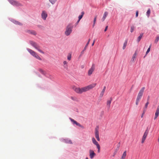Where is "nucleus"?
Segmentation results:
<instances>
[{
    "label": "nucleus",
    "instance_id": "obj_1",
    "mask_svg": "<svg viewBox=\"0 0 159 159\" xmlns=\"http://www.w3.org/2000/svg\"><path fill=\"white\" fill-rule=\"evenodd\" d=\"M96 83L81 88L74 87L73 89L76 93L81 94L83 92H86L93 89L96 86Z\"/></svg>",
    "mask_w": 159,
    "mask_h": 159
},
{
    "label": "nucleus",
    "instance_id": "obj_2",
    "mask_svg": "<svg viewBox=\"0 0 159 159\" xmlns=\"http://www.w3.org/2000/svg\"><path fill=\"white\" fill-rule=\"evenodd\" d=\"M144 89L145 87H143L140 90L138 94L136 101V105H138L139 102L141 99L142 97L143 96Z\"/></svg>",
    "mask_w": 159,
    "mask_h": 159
},
{
    "label": "nucleus",
    "instance_id": "obj_3",
    "mask_svg": "<svg viewBox=\"0 0 159 159\" xmlns=\"http://www.w3.org/2000/svg\"><path fill=\"white\" fill-rule=\"evenodd\" d=\"M27 50L28 52L33 57L41 61L42 60V59L35 52L29 48H27Z\"/></svg>",
    "mask_w": 159,
    "mask_h": 159
},
{
    "label": "nucleus",
    "instance_id": "obj_4",
    "mask_svg": "<svg viewBox=\"0 0 159 159\" xmlns=\"http://www.w3.org/2000/svg\"><path fill=\"white\" fill-rule=\"evenodd\" d=\"M30 43L36 49L38 50L40 52L43 54H44V52L40 49V47L35 43L32 41H30Z\"/></svg>",
    "mask_w": 159,
    "mask_h": 159
},
{
    "label": "nucleus",
    "instance_id": "obj_5",
    "mask_svg": "<svg viewBox=\"0 0 159 159\" xmlns=\"http://www.w3.org/2000/svg\"><path fill=\"white\" fill-rule=\"evenodd\" d=\"M70 120L71 121L72 124L74 126H78L82 129L84 128V127L83 126L80 125V123L77 122L74 119L70 118Z\"/></svg>",
    "mask_w": 159,
    "mask_h": 159
},
{
    "label": "nucleus",
    "instance_id": "obj_6",
    "mask_svg": "<svg viewBox=\"0 0 159 159\" xmlns=\"http://www.w3.org/2000/svg\"><path fill=\"white\" fill-rule=\"evenodd\" d=\"M8 1L12 5L16 6H21V4L18 2L14 0H8Z\"/></svg>",
    "mask_w": 159,
    "mask_h": 159
},
{
    "label": "nucleus",
    "instance_id": "obj_7",
    "mask_svg": "<svg viewBox=\"0 0 159 159\" xmlns=\"http://www.w3.org/2000/svg\"><path fill=\"white\" fill-rule=\"evenodd\" d=\"M148 131L147 130H146L144 132L142 139L141 143H143L145 141L147 137V136L148 135Z\"/></svg>",
    "mask_w": 159,
    "mask_h": 159
},
{
    "label": "nucleus",
    "instance_id": "obj_8",
    "mask_svg": "<svg viewBox=\"0 0 159 159\" xmlns=\"http://www.w3.org/2000/svg\"><path fill=\"white\" fill-rule=\"evenodd\" d=\"M89 154L90 157L91 159L93 158L96 155L94 151L92 149L89 150Z\"/></svg>",
    "mask_w": 159,
    "mask_h": 159
},
{
    "label": "nucleus",
    "instance_id": "obj_9",
    "mask_svg": "<svg viewBox=\"0 0 159 159\" xmlns=\"http://www.w3.org/2000/svg\"><path fill=\"white\" fill-rule=\"evenodd\" d=\"M47 16L48 15L46 12L44 11H43L41 14L42 18L44 20H46Z\"/></svg>",
    "mask_w": 159,
    "mask_h": 159
},
{
    "label": "nucleus",
    "instance_id": "obj_10",
    "mask_svg": "<svg viewBox=\"0 0 159 159\" xmlns=\"http://www.w3.org/2000/svg\"><path fill=\"white\" fill-rule=\"evenodd\" d=\"M93 143L95 145L98 149V152L99 153L100 152V146L98 143L96 141L95 142Z\"/></svg>",
    "mask_w": 159,
    "mask_h": 159
},
{
    "label": "nucleus",
    "instance_id": "obj_11",
    "mask_svg": "<svg viewBox=\"0 0 159 159\" xmlns=\"http://www.w3.org/2000/svg\"><path fill=\"white\" fill-rule=\"evenodd\" d=\"M95 67L93 65L91 68L88 71V74L89 75H90L94 71Z\"/></svg>",
    "mask_w": 159,
    "mask_h": 159
},
{
    "label": "nucleus",
    "instance_id": "obj_12",
    "mask_svg": "<svg viewBox=\"0 0 159 159\" xmlns=\"http://www.w3.org/2000/svg\"><path fill=\"white\" fill-rule=\"evenodd\" d=\"M65 34L66 36L70 35V26L68 25L66 28V31L65 32Z\"/></svg>",
    "mask_w": 159,
    "mask_h": 159
},
{
    "label": "nucleus",
    "instance_id": "obj_13",
    "mask_svg": "<svg viewBox=\"0 0 159 159\" xmlns=\"http://www.w3.org/2000/svg\"><path fill=\"white\" fill-rule=\"evenodd\" d=\"M67 64L68 62L66 61H63V66L64 68L66 70H67L68 68V66Z\"/></svg>",
    "mask_w": 159,
    "mask_h": 159
},
{
    "label": "nucleus",
    "instance_id": "obj_14",
    "mask_svg": "<svg viewBox=\"0 0 159 159\" xmlns=\"http://www.w3.org/2000/svg\"><path fill=\"white\" fill-rule=\"evenodd\" d=\"M108 13L106 11L104 12L103 16L102 19V21H104L107 16Z\"/></svg>",
    "mask_w": 159,
    "mask_h": 159
},
{
    "label": "nucleus",
    "instance_id": "obj_15",
    "mask_svg": "<svg viewBox=\"0 0 159 159\" xmlns=\"http://www.w3.org/2000/svg\"><path fill=\"white\" fill-rule=\"evenodd\" d=\"M106 87L104 86L103 88V89L101 93H100V97H102L104 95V92L105 91V89H106Z\"/></svg>",
    "mask_w": 159,
    "mask_h": 159
},
{
    "label": "nucleus",
    "instance_id": "obj_16",
    "mask_svg": "<svg viewBox=\"0 0 159 159\" xmlns=\"http://www.w3.org/2000/svg\"><path fill=\"white\" fill-rule=\"evenodd\" d=\"M112 100V98H110V100H108L107 101V106L108 107V108H109V107H110V104H111V103Z\"/></svg>",
    "mask_w": 159,
    "mask_h": 159
},
{
    "label": "nucleus",
    "instance_id": "obj_17",
    "mask_svg": "<svg viewBox=\"0 0 159 159\" xmlns=\"http://www.w3.org/2000/svg\"><path fill=\"white\" fill-rule=\"evenodd\" d=\"M126 155V151H125L123 152V153L121 156V157L120 158V159H125V158Z\"/></svg>",
    "mask_w": 159,
    "mask_h": 159
},
{
    "label": "nucleus",
    "instance_id": "obj_18",
    "mask_svg": "<svg viewBox=\"0 0 159 159\" xmlns=\"http://www.w3.org/2000/svg\"><path fill=\"white\" fill-rule=\"evenodd\" d=\"M143 33H141L140 34V35L138 37L137 39V42H139L143 36Z\"/></svg>",
    "mask_w": 159,
    "mask_h": 159
},
{
    "label": "nucleus",
    "instance_id": "obj_19",
    "mask_svg": "<svg viewBox=\"0 0 159 159\" xmlns=\"http://www.w3.org/2000/svg\"><path fill=\"white\" fill-rule=\"evenodd\" d=\"M159 114V110H157L155 113V116L154 118V120H155L157 118V117L158 116Z\"/></svg>",
    "mask_w": 159,
    "mask_h": 159
},
{
    "label": "nucleus",
    "instance_id": "obj_20",
    "mask_svg": "<svg viewBox=\"0 0 159 159\" xmlns=\"http://www.w3.org/2000/svg\"><path fill=\"white\" fill-rule=\"evenodd\" d=\"M136 53L135 52L134 54L133 55L132 58L131 59V61L132 62H134V61L135 58H136Z\"/></svg>",
    "mask_w": 159,
    "mask_h": 159
},
{
    "label": "nucleus",
    "instance_id": "obj_21",
    "mask_svg": "<svg viewBox=\"0 0 159 159\" xmlns=\"http://www.w3.org/2000/svg\"><path fill=\"white\" fill-rule=\"evenodd\" d=\"M127 40L125 41L124 43L123 46V47L122 48L123 49H125L127 45Z\"/></svg>",
    "mask_w": 159,
    "mask_h": 159
},
{
    "label": "nucleus",
    "instance_id": "obj_22",
    "mask_svg": "<svg viewBox=\"0 0 159 159\" xmlns=\"http://www.w3.org/2000/svg\"><path fill=\"white\" fill-rule=\"evenodd\" d=\"M84 11H82L81 12V15H80L79 16V20H80L82 18L83 15H84Z\"/></svg>",
    "mask_w": 159,
    "mask_h": 159
},
{
    "label": "nucleus",
    "instance_id": "obj_23",
    "mask_svg": "<svg viewBox=\"0 0 159 159\" xmlns=\"http://www.w3.org/2000/svg\"><path fill=\"white\" fill-rule=\"evenodd\" d=\"M95 134H99L98 128L97 127L95 130Z\"/></svg>",
    "mask_w": 159,
    "mask_h": 159
},
{
    "label": "nucleus",
    "instance_id": "obj_24",
    "mask_svg": "<svg viewBox=\"0 0 159 159\" xmlns=\"http://www.w3.org/2000/svg\"><path fill=\"white\" fill-rule=\"evenodd\" d=\"M95 137L96 138L97 140L98 141H100V139L99 137V134H95Z\"/></svg>",
    "mask_w": 159,
    "mask_h": 159
},
{
    "label": "nucleus",
    "instance_id": "obj_25",
    "mask_svg": "<svg viewBox=\"0 0 159 159\" xmlns=\"http://www.w3.org/2000/svg\"><path fill=\"white\" fill-rule=\"evenodd\" d=\"M97 17V16H95V18L94 19L93 21V27L94 26V25H95V22H96V20Z\"/></svg>",
    "mask_w": 159,
    "mask_h": 159
},
{
    "label": "nucleus",
    "instance_id": "obj_26",
    "mask_svg": "<svg viewBox=\"0 0 159 159\" xmlns=\"http://www.w3.org/2000/svg\"><path fill=\"white\" fill-rule=\"evenodd\" d=\"M159 40V36H157L156 37V38L155 40V43H157V42H158V40Z\"/></svg>",
    "mask_w": 159,
    "mask_h": 159
},
{
    "label": "nucleus",
    "instance_id": "obj_27",
    "mask_svg": "<svg viewBox=\"0 0 159 159\" xmlns=\"http://www.w3.org/2000/svg\"><path fill=\"white\" fill-rule=\"evenodd\" d=\"M150 9H149L147 12L146 14L147 15L148 17L150 15Z\"/></svg>",
    "mask_w": 159,
    "mask_h": 159
},
{
    "label": "nucleus",
    "instance_id": "obj_28",
    "mask_svg": "<svg viewBox=\"0 0 159 159\" xmlns=\"http://www.w3.org/2000/svg\"><path fill=\"white\" fill-rule=\"evenodd\" d=\"M49 2L52 4L55 3L57 0H49Z\"/></svg>",
    "mask_w": 159,
    "mask_h": 159
},
{
    "label": "nucleus",
    "instance_id": "obj_29",
    "mask_svg": "<svg viewBox=\"0 0 159 159\" xmlns=\"http://www.w3.org/2000/svg\"><path fill=\"white\" fill-rule=\"evenodd\" d=\"M148 104H149V102H148V101L146 103V104L145 105V106L144 108L145 109L147 108L148 106Z\"/></svg>",
    "mask_w": 159,
    "mask_h": 159
},
{
    "label": "nucleus",
    "instance_id": "obj_30",
    "mask_svg": "<svg viewBox=\"0 0 159 159\" xmlns=\"http://www.w3.org/2000/svg\"><path fill=\"white\" fill-rule=\"evenodd\" d=\"M134 26H132L131 27L130 32L132 33L134 31Z\"/></svg>",
    "mask_w": 159,
    "mask_h": 159
},
{
    "label": "nucleus",
    "instance_id": "obj_31",
    "mask_svg": "<svg viewBox=\"0 0 159 159\" xmlns=\"http://www.w3.org/2000/svg\"><path fill=\"white\" fill-rule=\"evenodd\" d=\"M15 23L16 24H18V25H22V24L21 23H20V22H18V21H15Z\"/></svg>",
    "mask_w": 159,
    "mask_h": 159
},
{
    "label": "nucleus",
    "instance_id": "obj_32",
    "mask_svg": "<svg viewBox=\"0 0 159 159\" xmlns=\"http://www.w3.org/2000/svg\"><path fill=\"white\" fill-rule=\"evenodd\" d=\"M71 99L74 101H76L77 99L76 97H71Z\"/></svg>",
    "mask_w": 159,
    "mask_h": 159
},
{
    "label": "nucleus",
    "instance_id": "obj_33",
    "mask_svg": "<svg viewBox=\"0 0 159 159\" xmlns=\"http://www.w3.org/2000/svg\"><path fill=\"white\" fill-rule=\"evenodd\" d=\"M39 70L41 73H42V74L44 73V71H43V70L42 69H39Z\"/></svg>",
    "mask_w": 159,
    "mask_h": 159
},
{
    "label": "nucleus",
    "instance_id": "obj_34",
    "mask_svg": "<svg viewBox=\"0 0 159 159\" xmlns=\"http://www.w3.org/2000/svg\"><path fill=\"white\" fill-rule=\"evenodd\" d=\"M90 40V39H89V40H88V42L87 43H86V45H85L86 47H87L88 46V45H89V43Z\"/></svg>",
    "mask_w": 159,
    "mask_h": 159
},
{
    "label": "nucleus",
    "instance_id": "obj_35",
    "mask_svg": "<svg viewBox=\"0 0 159 159\" xmlns=\"http://www.w3.org/2000/svg\"><path fill=\"white\" fill-rule=\"evenodd\" d=\"M92 141L93 143L96 141V140L95 139V138L94 137H93L92 138Z\"/></svg>",
    "mask_w": 159,
    "mask_h": 159
},
{
    "label": "nucleus",
    "instance_id": "obj_36",
    "mask_svg": "<svg viewBox=\"0 0 159 159\" xmlns=\"http://www.w3.org/2000/svg\"><path fill=\"white\" fill-rule=\"evenodd\" d=\"M151 45H150L149 47V48H148V49L147 50V51H148V52H149L150 51V48H151Z\"/></svg>",
    "mask_w": 159,
    "mask_h": 159
},
{
    "label": "nucleus",
    "instance_id": "obj_37",
    "mask_svg": "<svg viewBox=\"0 0 159 159\" xmlns=\"http://www.w3.org/2000/svg\"><path fill=\"white\" fill-rule=\"evenodd\" d=\"M31 33L33 34H34V35H36V32H34V31L31 32Z\"/></svg>",
    "mask_w": 159,
    "mask_h": 159
},
{
    "label": "nucleus",
    "instance_id": "obj_38",
    "mask_svg": "<svg viewBox=\"0 0 159 159\" xmlns=\"http://www.w3.org/2000/svg\"><path fill=\"white\" fill-rule=\"evenodd\" d=\"M138 15V11H136V16L137 17Z\"/></svg>",
    "mask_w": 159,
    "mask_h": 159
},
{
    "label": "nucleus",
    "instance_id": "obj_39",
    "mask_svg": "<svg viewBox=\"0 0 159 159\" xmlns=\"http://www.w3.org/2000/svg\"><path fill=\"white\" fill-rule=\"evenodd\" d=\"M107 28H108V26H106V28H105V29L104 30V31L105 32H106L107 30Z\"/></svg>",
    "mask_w": 159,
    "mask_h": 159
},
{
    "label": "nucleus",
    "instance_id": "obj_40",
    "mask_svg": "<svg viewBox=\"0 0 159 159\" xmlns=\"http://www.w3.org/2000/svg\"><path fill=\"white\" fill-rule=\"evenodd\" d=\"M115 152L114 153H113V157H114L115 155L116 154V152Z\"/></svg>",
    "mask_w": 159,
    "mask_h": 159
},
{
    "label": "nucleus",
    "instance_id": "obj_41",
    "mask_svg": "<svg viewBox=\"0 0 159 159\" xmlns=\"http://www.w3.org/2000/svg\"><path fill=\"white\" fill-rule=\"evenodd\" d=\"M94 43H95V40H94L93 41V43L92 44V46H93V45H94Z\"/></svg>",
    "mask_w": 159,
    "mask_h": 159
},
{
    "label": "nucleus",
    "instance_id": "obj_42",
    "mask_svg": "<svg viewBox=\"0 0 159 159\" xmlns=\"http://www.w3.org/2000/svg\"><path fill=\"white\" fill-rule=\"evenodd\" d=\"M80 21V20H78V21L76 23V25H77V24L79 23V22Z\"/></svg>",
    "mask_w": 159,
    "mask_h": 159
},
{
    "label": "nucleus",
    "instance_id": "obj_43",
    "mask_svg": "<svg viewBox=\"0 0 159 159\" xmlns=\"http://www.w3.org/2000/svg\"><path fill=\"white\" fill-rule=\"evenodd\" d=\"M67 59L70 60V56L68 55L67 56Z\"/></svg>",
    "mask_w": 159,
    "mask_h": 159
},
{
    "label": "nucleus",
    "instance_id": "obj_44",
    "mask_svg": "<svg viewBox=\"0 0 159 159\" xmlns=\"http://www.w3.org/2000/svg\"><path fill=\"white\" fill-rule=\"evenodd\" d=\"M148 53H149V52L147 51L146 53V55Z\"/></svg>",
    "mask_w": 159,
    "mask_h": 159
},
{
    "label": "nucleus",
    "instance_id": "obj_45",
    "mask_svg": "<svg viewBox=\"0 0 159 159\" xmlns=\"http://www.w3.org/2000/svg\"><path fill=\"white\" fill-rule=\"evenodd\" d=\"M144 113V112H143V113L142 114V115H141V117H143V115Z\"/></svg>",
    "mask_w": 159,
    "mask_h": 159
},
{
    "label": "nucleus",
    "instance_id": "obj_46",
    "mask_svg": "<svg viewBox=\"0 0 159 159\" xmlns=\"http://www.w3.org/2000/svg\"><path fill=\"white\" fill-rule=\"evenodd\" d=\"M87 47H86V46H85V47H84V50H85L86 49Z\"/></svg>",
    "mask_w": 159,
    "mask_h": 159
},
{
    "label": "nucleus",
    "instance_id": "obj_47",
    "mask_svg": "<svg viewBox=\"0 0 159 159\" xmlns=\"http://www.w3.org/2000/svg\"><path fill=\"white\" fill-rule=\"evenodd\" d=\"M149 96L148 97V99H147V101H148V100H149Z\"/></svg>",
    "mask_w": 159,
    "mask_h": 159
},
{
    "label": "nucleus",
    "instance_id": "obj_48",
    "mask_svg": "<svg viewBox=\"0 0 159 159\" xmlns=\"http://www.w3.org/2000/svg\"><path fill=\"white\" fill-rule=\"evenodd\" d=\"M157 109H159V105L158 106Z\"/></svg>",
    "mask_w": 159,
    "mask_h": 159
},
{
    "label": "nucleus",
    "instance_id": "obj_49",
    "mask_svg": "<svg viewBox=\"0 0 159 159\" xmlns=\"http://www.w3.org/2000/svg\"><path fill=\"white\" fill-rule=\"evenodd\" d=\"M85 159H89V158L88 157H86Z\"/></svg>",
    "mask_w": 159,
    "mask_h": 159
},
{
    "label": "nucleus",
    "instance_id": "obj_50",
    "mask_svg": "<svg viewBox=\"0 0 159 159\" xmlns=\"http://www.w3.org/2000/svg\"><path fill=\"white\" fill-rule=\"evenodd\" d=\"M70 143H72L70 141Z\"/></svg>",
    "mask_w": 159,
    "mask_h": 159
}]
</instances>
